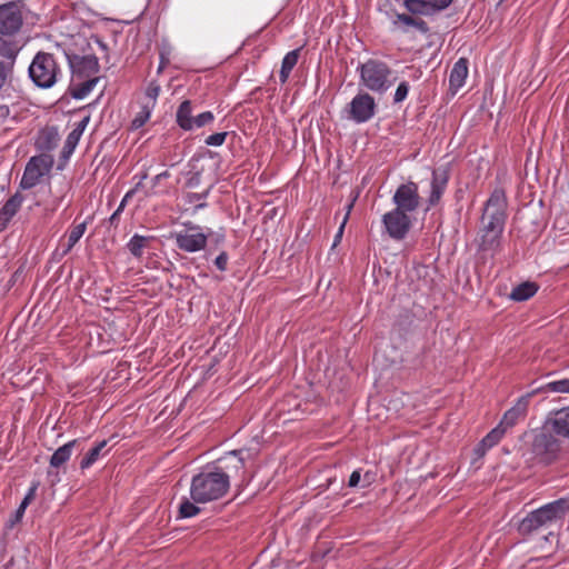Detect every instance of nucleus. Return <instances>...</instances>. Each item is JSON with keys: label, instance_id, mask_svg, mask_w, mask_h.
I'll return each instance as SVG.
<instances>
[{"label": "nucleus", "instance_id": "49", "mask_svg": "<svg viewBox=\"0 0 569 569\" xmlns=\"http://www.w3.org/2000/svg\"><path fill=\"white\" fill-rule=\"evenodd\" d=\"M89 122V117L83 118L73 130H80L79 136H82L87 124Z\"/></svg>", "mask_w": 569, "mask_h": 569}, {"label": "nucleus", "instance_id": "7", "mask_svg": "<svg viewBox=\"0 0 569 569\" xmlns=\"http://www.w3.org/2000/svg\"><path fill=\"white\" fill-rule=\"evenodd\" d=\"M171 238L181 251L194 253L203 250L208 242V234L199 224L191 221L182 222V229L172 232Z\"/></svg>", "mask_w": 569, "mask_h": 569}, {"label": "nucleus", "instance_id": "12", "mask_svg": "<svg viewBox=\"0 0 569 569\" xmlns=\"http://www.w3.org/2000/svg\"><path fill=\"white\" fill-rule=\"evenodd\" d=\"M69 66L71 69V79H91L99 78V61L94 54L86 56H71L68 57Z\"/></svg>", "mask_w": 569, "mask_h": 569}, {"label": "nucleus", "instance_id": "50", "mask_svg": "<svg viewBox=\"0 0 569 569\" xmlns=\"http://www.w3.org/2000/svg\"><path fill=\"white\" fill-rule=\"evenodd\" d=\"M7 80V71L2 62H0V89L3 87Z\"/></svg>", "mask_w": 569, "mask_h": 569}, {"label": "nucleus", "instance_id": "17", "mask_svg": "<svg viewBox=\"0 0 569 569\" xmlns=\"http://www.w3.org/2000/svg\"><path fill=\"white\" fill-rule=\"evenodd\" d=\"M87 230V222H81L77 226H73L71 230L67 234V240H61L59 247L57 249V254L60 257H64L68 254L71 249L77 244V242L82 238Z\"/></svg>", "mask_w": 569, "mask_h": 569}, {"label": "nucleus", "instance_id": "58", "mask_svg": "<svg viewBox=\"0 0 569 569\" xmlns=\"http://www.w3.org/2000/svg\"><path fill=\"white\" fill-rule=\"evenodd\" d=\"M98 43L102 49H106V44L102 41L98 40Z\"/></svg>", "mask_w": 569, "mask_h": 569}, {"label": "nucleus", "instance_id": "5", "mask_svg": "<svg viewBox=\"0 0 569 569\" xmlns=\"http://www.w3.org/2000/svg\"><path fill=\"white\" fill-rule=\"evenodd\" d=\"M567 512V502L562 499L549 502L525 517L518 527L521 535H530L539 529H548L562 520Z\"/></svg>", "mask_w": 569, "mask_h": 569}, {"label": "nucleus", "instance_id": "53", "mask_svg": "<svg viewBox=\"0 0 569 569\" xmlns=\"http://www.w3.org/2000/svg\"><path fill=\"white\" fill-rule=\"evenodd\" d=\"M9 113V109L7 106H0V119L6 118Z\"/></svg>", "mask_w": 569, "mask_h": 569}, {"label": "nucleus", "instance_id": "33", "mask_svg": "<svg viewBox=\"0 0 569 569\" xmlns=\"http://www.w3.org/2000/svg\"><path fill=\"white\" fill-rule=\"evenodd\" d=\"M159 93L160 86L156 81H151L146 89V101L143 102V104L152 106V108L154 109Z\"/></svg>", "mask_w": 569, "mask_h": 569}, {"label": "nucleus", "instance_id": "26", "mask_svg": "<svg viewBox=\"0 0 569 569\" xmlns=\"http://www.w3.org/2000/svg\"><path fill=\"white\" fill-rule=\"evenodd\" d=\"M538 291L535 282L526 281L515 287L510 293V298L515 301H526L533 297Z\"/></svg>", "mask_w": 569, "mask_h": 569}, {"label": "nucleus", "instance_id": "29", "mask_svg": "<svg viewBox=\"0 0 569 569\" xmlns=\"http://www.w3.org/2000/svg\"><path fill=\"white\" fill-rule=\"evenodd\" d=\"M198 502L190 501L183 497L178 509V519H187L196 517L200 512V508L197 506Z\"/></svg>", "mask_w": 569, "mask_h": 569}, {"label": "nucleus", "instance_id": "45", "mask_svg": "<svg viewBox=\"0 0 569 569\" xmlns=\"http://www.w3.org/2000/svg\"><path fill=\"white\" fill-rule=\"evenodd\" d=\"M242 452H243L242 450H233L228 453L229 456L237 458V463L234 465V468H237V469L244 468V460L241 457Z\"/></svg>", "mask_w": 569, "mask_h": 569}, {"label": "nucleus", "instance_id": "14", "mask_svg": "<svg viewBox=\"0 0 569 569\" xmlns=\"http://www.w3.org/2000/svg\"><path fill=\"white\" fill-rule=\"evenodd\" d=\"M533 393H536V391H532L520 397L515 403V406L505 412L502 420L500 421L499 425L507 429L515 426L519 419L525 418L528 410L530 398Z\"/></svg>", "mask_w": 569, "mask_h": 569}, {"label": "nucleus", "instance_id": "13", "mask_svg": "<svg viewBox=\"0 0 569 569\" xmlns=\"http://www.w3.org/2000/svg\"><path fill=\"white\" fill-rule=\"evenodd\" d=\"M449 182V173L445 169H435L432 171L430 182V194L428 198V207H435L439 203Z\"/></svg>", "mask_w": 569, "mask_h": 569}, {"label": "nucleus", "instance_id": "38", "mask_svg": "<svg viewBox=\"0 0 569 569\" xmlns=\"http://www.w3.org/2000/svg\"><path fill=\"white\" fill-rule=\"evenodd\" d=\"M228 132H217L206 138L204 143L211 147H220L224 143Z\"/></svg>", "mask_w": 569, "mask_h": 569}, {"label": "nucleus", "instance_id": "51", "mask_svg": "<svg viewBox=\"0 0 569 569\" xmlns=\"http://www.w3.org/2000/svg\"><path fill=\"white\" fill-rule=\"evenodd\" d=\"M133 194H134V190H129V191L124 194V197L122 198V200H121L120 204H121L122 207H126L127 202H128V201L133 197Z\"/></svg>", "mask_w": 569, "mask_h": 569}, {"label": "nucleus", "instance_id": "54", "mask_svg": "<svg viewBox=\"0 0 569 569\" xmlns=\"http://www.w3.org/2000/svg\"><path fill=\"white\" fill-rule=\"evenodd\" d=\"M206 207H207V203L204 202V200H203V201H201V202H197L196 208H194V211H197V210H199V209H203V208H206Z\"/></svg>", "mask_w": 569, "mask_h": 569}, {"label": "nucleus", "instance_id": "57", "mask_svg": "<svg viewBox=\"0 0 569 569\" xmlns=\"http://www.w3.org/2000/svg\"><path fill=\"white\" fill-rule=\"evenodd\" d=\"M365 480H368V481H367V485H369V483H370V479H369V473H368V472H367V473H365Z\"/></svg>", "mask_w": 569, "mask_h": 569}, {"label": "nucleus", "instance_id": "41", "mask_svg": "<svg viewBox=\"0 0 569 569\" xmlns=\"http://www.w3.org/2000/svg\"><path fill=\"white\" fill-rule=\"evenodd\" d=\"M453 0H428L432 12L447 9Z\"/></svg>", "mask_w": 569, "mask_h": 569}, {"label": "nucleus", "instance_id": "42", "mask_svg": "<svg viewBox=\"0 0 569 569\" xmlns=\"http://www.w3.org/2000/svg\"><path fill=\"white\" fill-rule=\"evenodd\" d=\"M209 190L196 193V192H189L186 194V202L187 203H197L203 201L208 197Z\"/></svg>", "mask_w": 569, "mask_h": 569}, {"label": "nucleus", "instance_id": "46", "mask_svg": "<svg viewBox=\"0 0 569 569\" xmlns=\"http://www.w3.org/2000/svg\"><path fill=\"white\" fill-rule=\"evenodd\" d=\"M360 480H361V473H360V470H355L350 477H349V481H348V486L350 488H355L357 487L359 483H360Z\"/></svg>", "mask_w": 569, "mask_h": 569}, {"label": "nucleus", "instance_id": "21", "mask_svg": "<svg viewBox=\"0 0 569 569\" xmlns=\"http://www.w3.org/2000/svg\"><path fill=\"white\" fill-rule=\"evenodd\" d=\"M59 141V133L56 128H47L40 131L36 146L39 150L50 151L54 149Z\"/></svg>", "mask_w": 569, "mask_h": 569}, {"label": "nucleus", "instance_id": "16", "mask_svg": "<svg viewBox=\"0 0 569 569\" xmlns=\"http://www.w3.org/2000/svg\"><path fill=\"white\" fill-rule=\"evenodd\" d=\"M548 425L556 435L569 438V407L550 413Z\"/></svg>", "mask_w": 569, "mask_h": 569}, {"label": "nucleus", "instance_id": "3", "mask_svg": "<svg viewBox=\"0 0 569 569\" xmlns=\"http://www.w3.org/2000/svg\"><path fill=\"white\" fill-rule=\"evenodd\" d=\"M23 24L22 7L18 2L0 6V56L14 61L20 51L16 34Z\"/></svg>", "mask_w": 569, "mask_h": 569}, {"label": "nucleus", "instance_id": "44", "mask_svg": "<svg viewBox=\"0 0 569 569\" xmlns=\"http://www.w3.org/2000/svg\"><path fill=\"white\" fill-rule=\"evenodd\" d=\"M229 257L226 251H222L214 260L216 267L220 271H224L227 269Z\"/></svg>", "mask_w": 569, "mask_h": 569}, {"label": "nucleus", "instance_id": "27", "mask_svg": "<svg viewBox=\"0 0 569 569\" xmlns=\"http://www.w3.org/2000/svg\"><path fill=\"white\" fill-rule=\"evenodd\" d=\"M393 24L399 26L402 29V31H408L410 27H413L422 32L428 31L427 23L423 20L415 19L411 16L405 13L397 14Z\"/></svg>", "mask_w": 569, "mask_h": 569}, {"label": "nucleus", "instance_id": "28", "mask_svg": "<svg viewBox=\"0 0 569 569\" xmlns=\"http://www.w3.org/2000/svg\"><path fill=\"white\" fill-rule=\"evenodd\" d=\"M149 241H150L149 237H144V236H140V234L136 233L128 241L127 248L134 258L140 259L143 254V250L148 246Z\"/></svg>", "mask_w": 569, "mask_h": 569}, {"label": "nucleus", "instance_id": "31", "mask_svg": "<svg viewBox=\"0 0 569 569\" xmlns=\"http://www.w3.org/2000/svg\"><path fill=\"white\" fill-rule=\"evenodd\" d=\"M406 8L416 14H431L433 13L428 0H406Z\"/></svg>", "mask_w": 569, "mask_h": 569}, {"label": "nucleus", "instance_id": "56", "mask_svg": "<svg viewBox=\"0 0 569 569\" xmlns=\"http://www.w3.org/2000/svg\"><path fill=\"white\" fill-rule=\"evenodd\" d=\"M124 207H122L121 204H119V207L117 208V212L121 213L123 211Z\"/></svg>", "mask_w": 569, "mask_h": 569}, {"label": "nucleus", "instance_id": "52", "mask_svg": "<svg viewBox=\"0 0 569 569\" xmlns=\"http://www.w3.org/2000/svg\"><path fill=\"white\" fill-rule=\"evenodd\" d=\"M133 194H134V190H129V191L124 194V197L122 198V200H121L120 204H121L122 207H126L127 202H128V201L133 197Z\"/></svg>", "mask_w": 569, "mask_h": 569}, {"label": "nucleus", "instance_id": "15", "mask_svg": "<svg viewBox=\"0 0 569 569\" xmlns=\"http://www.w3.org/2000/svg\"><path fill=\"white\" fill-rule=\"evenodd\" d=\"M23 196L16 192L0 208V232L3 231L11 219L17 214L23 203Z\"/></svg>", "mask_w": 569, "mask_h": 569}, {"label": "nucleus", "instance_id": "9", "mask_svg": "<svg viewBox=\"0 0 569 569\" xmlns=\"http://www.w3.org/2000/svg\"><path fill=\"white\" fill-rule=\"evenodd\" d=\"M377 104L369 92L357 93L348 104V118L356 123H365L376 114Z\"/></svg>", "mask_w": 569, "mask_h": 569}, {"label": "nucleus", "instance_id": "8", "mask_svg": "<svg viewBox=\"0 0 569 569\" xmlns=\"http://www.w3.org/2000/svg\"><path fill=\"white\" fill-rule=\"evenodd\" d=\"M53 162V158L46 153L31 157L26 164L20 188L28 190L40 183L42 178L50 173Z\"/></svg>", "mask_w": 569, "mask_h": 569}, {"label": "nucleus", "instance_id": "36", "mask_svg": "<svg viewBox=\"0 0 569 569\" xmlns=\"http://www.w3.org/2000/svg\"><path fill=\"white\" fill-rule=\"evenodd\" d=\"M79 132L80 130H72L66 141H64V146H63V154H70L74 151L77 144L79 143V140L81 138V136H79Z\"/></svg>", "mask_w": 569, "mask_h": 569}, {"label": "nucleus", "instance_id": "6", "mask_svg": "<svg viewBox=\"0 0 569 569\" xmlns=\"http://www.w3.org/2000/svg\"><path fill=\"white\" fill-rule=\"evenodd\" d=\"M60 74V68L53 54L38 52L29 66V76L36 86L49 89L54 86Z\"/></svg>", "mask_w": 569, "mask_h": 569}, {"label": "nucleus", "instance_id": "55", "mask_svg": "<svg viewBox=\"0 0 569 569\" xmlns=\"http://www.w3.org/2000/svg\"><path fill=\"white\" fill-rule=\"evenodd\" d=\"M119 214V212L114 211L110 217V222L113 223L118 219Z\"/></svg>", "mask_w": 569, "mask_h": 569}, {"label": "nucleus", "instance_id": "18", "mask_svg": "<svg viewBox=\"0 0 569 569\" xmlns=\"http://www.w3.org/2000/svg\"><path fill=\"white\" fill-rule=\"evenodd\" d=\"M468 77V60L460 58L452 67L449 77L450 88L455 91L463 87Z\"/></svg>", "mask_w": 569, "mask_h": 569}, {"label": "nucleus", "instance_id": "20", "mask_svg": "<svg viewBox=\"0 0 569 569\" xmlns=\"http://www.w3.org/2000/svg\"><path fill=\"white\" fill-rule=\"evenodd\" d=\"M98 81L99 78H86L81 80L71 79L70 90L72 97L74 99L86 98L93 90Z\"/></svg>", "mask_w": 569, "mask_h": 569}, {"label": "nucleus", "instance_id": "40", "mask_svg": "<svg viewBox=\"0 0 569 569\" xmlns=\"http://www.w3.org/2000/svg\"><path fill=\"white\" fill-rule=\"evenodd\" d=\"M169 177H170V173L167 170L161 172V173H159V174H157V176H154L153 179H152V188L150 190H146L144 191L146 197H152V196L157 194L158 191L156 190V187L160 183V181L162 179H167Z\"/></svg>", "mask_w": 569, "mask_h": 569}, {"label": "nucleus", "instance_id": "25", "mask_svg": "<svg viewBox=\"0 0 569 569\" xmlns=\"http://www.w3.org/2000/svg\"><path fill=\"white\" fill-rule=\"evenodd\" d=\"M108 441L102 440L98 442L94 447H92L86 456L80 461V469H89L92 465H94L102 456L107 453V451L103 452L104 448L107 447Z\"/></svg>", "mask_w": 569, "mask_h": 569}, {"label": "nucleus", "instance_id": "2", "mask_svg": "<svg viewBox=\"0 0 569 569\" xmlns=\"http://www.w3.org/2000/svg\"><path fill=\"white\" fill-rule=\"evenodd\" d=\"M229 488V475L217 466H207L192 477L189 492L194 502L207 503L223 498Z\"/></svg>", "mask_w": 569, "mask_h": 569}, {"label": "nucleus", "instance_id": "10", "mask_svg": "<svg viewBox=\"0 0 569 569\" xmlns=\"http://www.w3.org/2000/svg\"><path fill=\"white\" fill-rule=\"evenodd\" d=\"M382 224L387 234L399 241L407 237L412 221L410 214L393 208L382 216Z\"/></svg>", "mask_w": 569, "mask_h": 569}, {"label": "nucleus", "instance_id": "22", "mask_svg": "<svg viewBox=\"0 0 569 569\" xmlns=\"http://www.w3.org/2000/svg\"><path fill=\"white\" fill-rule=\"evenodd\" d=\"M78 439H73L59 447L50 458V466L53 468H59L64 465L70 459L73 448L78 445Z\"/></svg>", "mask_w": 569, "mask_h": 569}, {"label": "nucleus", "instance_id": "35", "mask_svg": "<svg viewBox=\"0 0 569 569\" xmlns=\"http://www.w3.org/2000/svg\"><path fill=\"white\" fill-rule=\"evenodd\" d=\"M37 489H38V482L32 483V486L29 488L28 492L26 493L23 500L21 501L19 508L17 509V512H16L17 518H21L23 516L26 508L34 499Z\"/></svg>", "mask_w": 569, "mask_h": 569}, {"label": "nucleus", "instance_id": "37", "mask_svg": "<svg viewBox=\"0 0 569 569\" xmlns=\"http://www.w3.org/2000/svg\"><path fill=\"white\" fill-rule=\"evenodd\" d=\"M214 117L211 111H204L197 117H194V120L192 121V130L196 128H201L208 123H211L213 121Z\"/></svg>", "mask_w": 569, "mask_h": 569}, {"label": "nucleus", "instance_id": "30", "mask_svg": "<svg viewBox=\"0 0 569 569\" xmlns=\"http://www.w3.org/2000/svg\"><path fill=\"white\" fill-rule=\"evenodd\" d=\"M537 391L569 393V379L565 378L560 380L550 381L540 387Z\"/></svg>", "mask_w": 569, "mask_h": 569}, {"label": "nucleus", "instance_id": "48", "mask_svg": "<svg viewBox=\"0 0 569 569\" xmlns=\"http://www.w3.org/2000/svg\"><path fill=\"white\" fill-rule=\"evenodd\" d=\"M187 187L188 188H196L200 184V174L194 173L187 180Z\"/></svg>", "mask_w": 569, "mask_h": 569}, {"label": "nucleus", "instance_id": "23", "mask_svg": "<svg viewBox=\"0 0 569 569\" xmlns=\"http://www.w3.org/2000/svg\"><path fill=\"white\" fill-rule=\"evenodd\" d=\"M176 120L181 129L186 131L192 130L194 117L192 116V106L189 100H184L180 103L176 113Z\"/></svg>", "mask_w": 569, "mask_h": 569}, {"label": "nucleus", "instance_id": "43", "mask_svg": "<svg viewBox=\"0 0 569 569\" xmlns=\"http://www.w3.org/2000/svg\"><path fill=\"white\" fill-rule=\"evenodd\" d=\"M405 70L408 74V78L411 79L412 81H418L422 77V70L420 67L407 66Z\"/></svg>", "mask_w": 569, "mask_h": 569}, {"label": "nucleus", "instance_id": "11", "mask_svg": "<svg viewBox=\"0 0 569 569\" xmlns=\"http://www.w3.org/2000/svg\"><path fill=\"white\" fill-rule=\"evenodd\" d=\"M395 209H399L408 214L415 212L419 208L420 197L418 184L413 181L400 184L392 197Z\"/></svg>", "mask_w": 569, "mask_h": 569}, {"label": "nucleus", "instance_id": "34", "mask_svg": "<svg viewBox=\"0 0 569 569\" xmlns=\"http://www.w3.org/2000/svg\"><path fill=\"white\" fill-rule=\"evenodd\" d=\"M409 90H410L409 82L407 80L400 81L395 90V93L392 97V102L395 104H399V103L403 102L408 97Z\"/></svg>", "mask_w": 569, "mask_h": 569}, {"label": "nucleus", "instance_id": "19", "mask_svg": "<svg viewBox=\"0 0 569 569\" xmlns=\"http://www.w3.org/2000/svg\"><path fill=\"white\" fill-rule=\"evenodd\" d=\"M506 432V428L498 425L496 428H493L481 441L480 443L475 448V452L478 457L485 456V453L496 446L501 438L503 437Z\"/></svg>", "mask_w": 569, "mask_h": 569}, {"label": "nucleus", "instance_id": "1", "mask_svg": "<svg viewBox=\"0 0 569 569\" xmlns=\"http://www.w3.org/2000/svg\"><path fill=\"white\" fill-rule=\"evenodd\" d=\"M507 199L502 190L496 189L486 202L478 236V249L495 254L500 250L507 220Z\"/></svg>", "mask_w": 569, "mask_h": 569}, {"label": "nucleus", "instance_id": "39", "mask_svg": "<svg viewBox=\"0 0 569 569\" xmlns=\"http://www.w3.org/2000/svg\"><path fill=\"white\" fill-rule=\"evenodd\" d=\"M353 202H355V199H352V200L348 203V206H347V212H346V214H345V217H343V220H342V222H341V224H340V227H339V229H338V231H337V233H336V236H335V242H333V244H337V243L341 240V238H342V234H343V230H345L346 223H347V221H348V219H349V214H350V212H351V210H352V208H353Z\"/></svg>", "mask_w": 569, "mask_h": 569}, {"label": "nucleus", "instance_id": "24", "mask_svg": "<svg viewBox=\"0 0 569 569\" xmlns=\"http://www.w3.org/2000/svg\"><path fill=\"white\" fill-rule=\"evenodd\" d=\"M300 54V49L289 51L282 59L279 79L281 83H286L290 77L292 69L296 67Z\"/></svg>", "mask_w": 569, "mask_h": 569}, {"label": "nucleus", "instance_id": "32", "mask_svg": "<svg viewBox=\"0 0 569 569\" xmlns=\"http://www.w3.org/2000/svg\"><path fill=\"white\" fill-rule=\"evenodd\" d=\"M152 111V106L142 104L141 110L136 114L131 122L132 128H141L150 119Z\"/></svg>", "mask_w": 569, "mask_h": 569}, {"label": "nucleus", "instance_id": "47", "mask_svg": "<svg viewBox=\"0 0 569 569\" xmlns=\"http://www.w3.org/2000/svg\"><path fill=\"white\" fill-rule=\"evenodd\" d=\"M134 178L139 179L138 182L136 183L134 188L131 189V190H134V193H136L143 188V181L148 178V172L143 171L139 174H136Z\"/></svg>", "mask_w": 569, "mask_h": 569}, {"label": "nucleus", "instance_id": "4", "mask_svg": "<svg viewBox=\"0 0 569 569\" xmlns=\"http://www.w3.org/2000/svg\"><path fill=\"white\" fill-rule=\"evenodd\" d=\"M359 74V86L367 91L385 94L397 80L396 71L380 58H368L356 69Z\"/></svg>", "mask_w": 569, "mask_h": 569}]
</instances>
